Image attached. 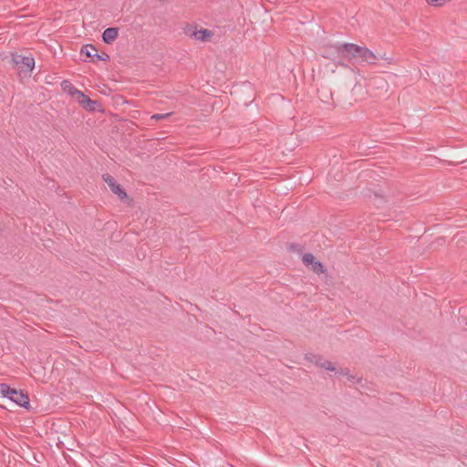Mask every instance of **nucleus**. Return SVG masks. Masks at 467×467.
Returning <instances> with one entry per match:
<instances>
[{
    "instance_id": "obj_4",
    "label": "nucleus",
    "mask_w": 467,
    "mask_h": 467,
    "mask_svg": "<svg viewBox=\"0 0 467 467\" xmlns=\"http://www.w3.org/2000/svg\"><path fill=\"white\" fill-rule=\"evenodd\" d=\"M304 265L316 275H321L326 272L325 265L312 254H305L302 256Z\"/></svg>"
},
{
    "instance_id": "obj_1",
    "label": "nucleus",
    "mask_w": 467,
    "mask_h": 467,
    "mask_svg": "<svg viewBox=\"0 0 467 467\" xmlns=\"http://www.w3.org/2000/svg\"><path fill=\"white\" fill-rule=\"evenodd\" d=\"M337 52L339 56L348 60L368 64H373L377 60V56L368 47L352 43L340 46L337 48Z\"/></svg>"
},
{
    "instance_id": "obj_13",
    "label": "nucleus",
    "mask_w": 467,
    "mask_h": 467,
    "mask_svg": "<svg viewBox=\"0 0 467 467\" xmlns=\"http://www.w3.org/2000/svg\"><path fill=\"white\" fill-rule=\"evenodd\" d=\"M170 115V113H167V114H155L152 116V119H164L166 117H168Z\"/></svg>"
},
{
    "instance_id": "obj_7",
    "label": "nucleus",
    "mask_w": 467,
    "mask_h": 467,
    "mask_svg": "<svg viewBox=\"0 0 467 467\" xmlns=\"http://www.w3.org/2000/svg\"><path fill=\"white\" fill-rule=\"evenodd\" d=\"M305 358L306 360L314 363L317 367L323 368L329 371H336V367L330 361L325 359L322 356L307 353L306 354Z\"/></svg>"
},
{
    "instance_id": "obj_9",
    "label": "nucleus",
    "mask_w": 467,
    "mask_h": 467,
    "mask_svg": "<svg viewBox=\"0 0 467 467\" xmlns=\"http://www.w3.org/2000/svg\"><path fill=\"white\" fill-rule=\"evenodd\" d=\"M199 28H200V26L197 24L189 23V24H186L182 29H183V33L187 36L193 38L195 40L196 36L198 35Z\"/></svg>"
},
{
    "instance_id": "obj_11",
    "label": "nucleus",
    "mask_w": 467,
    "mask_h": 467,
    "mask_svg": "<svg viewBox=\"0 0 467 467\" xmlns=\"http://www.w3.org/2000/svg\"><path fill=\"white\" fill-rule=\"evenodd\" d=\"M81 54L87 57L92 58L93 60L99 58L97 49L91 45L84 46L81 49Z\"/></svg>"
},
{
    "instance_id": "obj_10",
    "label": "nucleus",
    "mask_w": 467,
    "mask_h": 467,
    "mask_svg": "<svg viewBox=\"0 0 467 467\" xmlns=\"http://www.w3.org/2000/svg\"><path fill=\"white\" fill-rule=\"evenodd\" d=\"M213 31L207 28L200 27L195 40L206 42L210 41L213 37Z\"/></svg>"
},
{
    "instance_id": "obj_6",
    "label": "nucleus",
    "mask_w": 467,
    "mask_h": 467,
    "mask_svg": "<svg viewBox=\"0 0 467 467\" xmlns=\"http://www.w3.org/2000/svg\"><path fill=\"white\" fill-rule=\"evenodd\" d=\"M103 181L109 187L111 192L116 194L120 200H124L127 197L126 192L122 187L116 182V180L110 174H104L102 176Z\"/></svg>"
},
{
    "instance_id": "obj_8",
    "label": "nucleus",
    "mask_w": 467,
    "mask_h": 467,
    "mask_svg": "<svg viewBox=\"0 0 467 467\" xmlns=\"http://www.w3.org/2000/svg\"><path fill=\"white\" fill-rule=\"evenodd\" d=\"M119 35V30L116 27L107 28L102 35L103 41L107 44H110L116 40Z\"/></svg>"
},
{
    "instance_id": "obj_2",
    "label": "nucleus",
    "mask_w": 467,
    "mask_h": 467,
    "mask_svg": "<svg viewBox=\"0 0 467 467\" xmlns=\"http://www.w3.org/2000/svg\"><path fill=\"white\" fill-rule=\"evenodd\" d=\"M0 393L4 398H7L14 403L17 404L18 406L29 410L30 400L27 393L25 392L24 390L11 388L6 383H1Z\"/></svg>"
},
{
    "instance_id": "obj_3",
    "label": "nucleus",
    "mask_w": 467,
    "mask_h": 467,
    "mask_svg": "<svg viewBox=\"0 0 467 467\" xmlns=\"http://www.w3.org/2000/svg\"><path fill=\"white\" fill-rule=\"evenodd\" d=\"M12 60L16 67L18 75L21 78L30 77L31 72L35 67V60L32 57L15 54Z\"/></svg>"
},
{
    "instance_id": "obj_5",
    "label": "nucleus",
    "mask_w": 467,
    "mask_h": 467,
    "mask_svg": "<svg viewBox=\"0 0 467 467\" xmlns=\"http://www.w3.org/2000/svg\"><path fill=\"white\" fill-rule=\"evenodd\" d=\"M71 95L74 99L82 106L85 109L94 111L98 109L99 105L97 101L90 99L88 96H86L83 92L74 88L71 91Z\"/></svg>"
},
{
    "instance_id": "obj_12",
    "label": "nucleus",
    "mask_w": 467,
    "mask_h": 467,
    "mask_svg": "<svg viewBox=\"0 0 467 467\" xmlns=\"http://www.w3.org/2000/svg\"><path fill=\"white\" fill-rule=\"evenodd\" d=\"M336 372L339 375L346 376L348 380L353 382V383H359L361 381V378L358 377L357 375H352L349 373V370L348 368H336Z\"/></svg>"
}]
</instances>
